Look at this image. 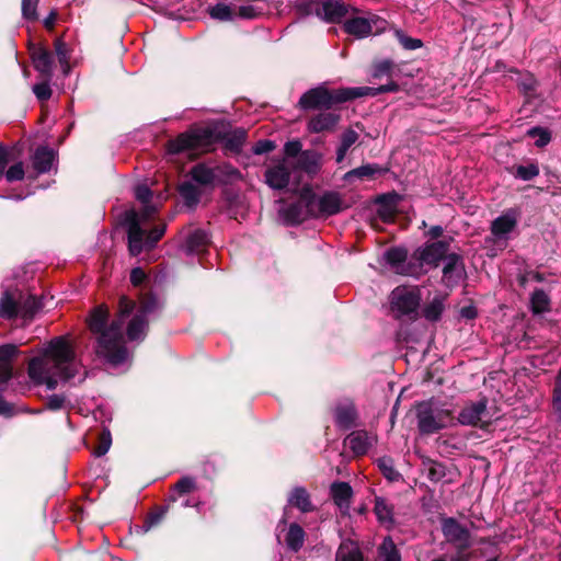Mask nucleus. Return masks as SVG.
<instances>
[{
    "mask_svg": "<svg viewBox=\"0 0 561 561\" xmlns=\"http://www.w3.org/2000/svg\"><path fill=\"white\" fill-rule=\"evenodd\" d=\"M179 192L186 206L194 207L197 205L201 197V191L193 183H182L179 187Z\"/></svg>",
    "mask_w": 561,
    "mask_h": 561,
    "instance_id": "33",
    "label": "nucleus"
},
{
    "mask_svg": "<svg viewBox=\"0 0 561 561\" xmlns=\"http://www.w3.org/2000/svg\"><path fill=\"white\" fill-rule=\"evenodd\" d=\"M394 36L398 39V42L401 44V46L407 50H414V49L421 48L423 46V42L421 39L410 37L405 33H403L401 30H396Z\"/></svg>",
    "mask_w": 561,
    "mask_h": 561,
    "instance_id": "45",
    "label": "nucleus"
},
{
    "mask_svg": "<svg viewBox=\"0 0 561 561\" xmlns=\"http://www.w3.org/2000/svg\"><path fill=\"white\" fill-rule=\"evenodd\" d=\"M65 401H66V399L64 396L53 394V396L48 397L46 404L49 410L56 411V410H60L64 408Z\"/></svg>",
    "mask_w": 561,
    "mask_h": 561,
    "instance_id": "62",
    "label": "nucleus"
},
{
    "mask_svg": "<svg viewBox=\"0 0 561 561\" xmlns=\"http://www.w3.org/2000/svg\"><path fill=\"white\" fill-rule=\"evenodd\" d=\"M80 365L75 348L67 336L49 341L28 362L27 374L35 385H45L48 390L57 388L60 381H68L77 376Z\"/></svg>",
    "mask_w": 561,
    "mask_h": 561,
    "instance_id": "1",
    "label": "nucleus"
},
{
    "mask_svg": "<svg viewBox=\"0 0 561 561\" xmlns=\"http://www.w3.org/2000/svg\"><path fill=\"white\" fill-rule=\"evenodd\" d=\"M309 199V194L305 193L301 195L300 199L287 206L286 208H283L280 210L284 219L290 224H299L304 221L307 217L312 216L310 211H308L307 203Z\"/></svg>",
    "mask_w": 561,
    "mask_h": 561,
    "instance_id": "17",
    "label": "nucleus"
},
{
    "mask_svg": "<svg viewBox=\"0 0 561 561\" xmlns=\"http://www.w3.org/2000/svg\"><path fill=\"white\" fill-rule=\"evenodd\" d=\"M353 88H342L329 90L324 85L308 90L299 100V106L302 110L331 108L335 104H341L354 100Z\"/></svg>",
    "mask_w": 561,
    "mask_h": 561,
    "instance_id": "4",
    "label": "nucleus"
},
{
    "mask_svg": "<svg viewBox=\"0 0 561 561\" xmlns=\"http://www.w3.org/2000/svg\"><path fill=\"white\" fill-rule=\"evenodd\" d=\"M539 174V169L536 164L518 165L515 175L524 181H529Z\"/></svg>",
    "mask_w": 561,
    "mask_h": 561,
    "instance_id": "49",
    "label": "nucleus"
},
{
    "mask_svg": "<svg viewBox=\"0 0 561 561\" xmlns=\"http://www.w3.org/2000/svg\"><path fill=\"white\" fill-rule=\"evenodd\" d=\"M24 167L22 162L14 163L3 174L8 182L21 181L24 178Z\"/></svg>",
    "mask_w": 561,
    "mask_h": 561,
    "instance_id": "52",
    "label": "nucleus"
},
{
    "mask_svg": "<svg viewBox=\"0 0 561 561\" xmlns=\"http://www.w3.org/2000/svg\"><path fill=\"white\" fill-rule=\"evenodd\" d=\"M276 147L275 142L268 139L259 140L253 147V152L255 154H263L271 152Z\"/></svg>",
    "mask_w": 561,
    "mask_h": 561,
    "instance_id": "60",
    "label": "nucleus"
},
{
    "mask_svg": "<svg viewBox=\"0 0 561 561\" xmlns=\"http://www.w3.org/2000/svg\"><path fill=\"white\" fill-rule=\"evenodd\" d=\"M374 512L380 524L387 528L393 525V510L392 507L381 497H377L375 501Z\"/></svg>",
    "mask_w": 561,
    "mask_h": 561,
    "instance_id": "27",
    "label": "nucleus"
},
{
    "mask_svg": "<svg viewBox=\"0 0 561 561\" xmlns=\"http://www.w3.org/2000/svg\"><path fill=\"white\" fill-rule=\"evenodd\" d=\"M12 377V367L9 363H0V383H4Z\"/></svg>",
    "mask_w": 561,
    "mask_h": 561,
    "instance_id": "64",
    "label": "nucleus"
},
{
    "mask_svg": "<svg viewBox=\"0 0 561 561\" xmlns=\"http://www.w3.org/2000/svg\"><path fill=\"white\" fill-rule=\"evenodd\" d=\"M443 534L450 542L457 543L461 547L469 546V531L457 523L454 518L445 519L443 523Z\"/></svg>",
    "mask_w": 561,
    "mask_h": 561,
    "instance_id": "18",
    "label": "nucleus"
},
{
    "mask_svg": "<svg viewBox=\"0 0 561 561\" xmlns=\"http://www.w3.org/2000/svg\"><path fill=\"white\" fill-rule=\"evenodd\" d=\"M378 171V168L373 164H366L348 171L345 174V180L350 181L353 178L364 179L370 178Z\"/></svg>",
    "mask_w": 561,
    "mask_h": 561,
    "instance_id": "46",
    "label": "nucleus"
},
{
    "mask_svg": "<svg viewBox=\"0 0 561 561\" xmlns=\"http://www.w3.org/2000/svg\"><path fill=\"white\" fill-rule=\"evenodd\" d=\"M516 225L517 214L511 209L493 220L491 231L496 239L507 240L508 234L515 229Z\"/></svg>",
    "mask_w": 561,
    "mask_h": 561,
    "instance_id": "15",
    "label": "nucleus"
},
{
    "mask_svg": "<svg viewBox=\"0 0 561 561\" xmlns=\"http://www.w3.org/2000/svg\"><path fill=\"white\" fill-rule=\"evenodd\" d=\"M421 295L416 287L399 286L391 291L390 308L397 318H414L420 307Z\"/></svg>",
    "mask_w": 561,
    "mask_h": 561,
    "instance_id": "7",
    "label": "nucleus"
},
{
    "mask_svg": "<svg viewBox=\"0 0 561 561\" xmlns=\"http://www.w3.org/2000/svg\"><path fill=\"white\" fill-rule=\"evenodd\" d=\"M357 12L358 11L351 12V15L346 18L344 30L347 34L363 38L385 31L387 25L386 20L375 14H369L366 18L357 16Z\"/></svg>",
    "mask_w": 561,
    "mask_h": 561,
    "instance_id": "8",
    "label": "nucleus"
},
{
    "mask_svg": "<svg viewBox=\"0 0 561 561\" xmlns=\"http://www.w3.org/2000/svg\"><path fill=\"white\" fill-rule=\"evenodd\" d=\"M207 233L203 230L197 229L187 237L185 242V249L186 252L190 254L199 253L207 245Z\"/></svg>",
    "mask_w": 561,
    "mask_h": 561,
    "instance_id": "28",
    "label": "nucleus"
},
{
    "mask_svg": "<svg viewBox=\"0 0 561 561\" xmlns=\"http://www.w3.org/2000/svg\"><path fill=\"white\" fill-rule=\"evenodd\" d=\"M392 61L391 60H382L375 65L373 77L374 78H380L385 75H389L392 69Z\"/></svg>",
    "mask_w": 561,
    "mask_h": 561,
    "instance_id": "57",
    "label": "nucleus"
},
{
    "mask_svg": "<svg viewBox=\"0 0 561 561\" xmlns=\"http://www.w3.org/2000/svg\"><path fill=\"white\" fill-rule=\"evenodd\" d=\"M111 444H112L111 433H110V431L104 430L100 436L99 445L93 450V455L95 457H101V456L105 455L108 451Z\"/></svg>",
    "mask_w": 561,
    "mask_h": 561,
    "instance_id": "47",
    "label": "nucleus"
},
{
    "mask_svg": "<svg viewBox=\"0 0 561 561\" xmlns=\"http://www.w3.org/2000/svg\"><path fill=\"white\" fill-rule=\"evenodd\" d=\"M136 308L127 297L119 299V312L111 324H107L108 310L104 306L94 308L89 318V329L96 336L95 352L113 365L127 360L128 353L124 345L123 324Z\"/></svg>",
    "mask_w": 561,
    "mask_h": 561,
    "instance_id": "2",
    "label": "nucleus"
},
{
    "mask_svg": "<svg viewBox=\"0 0 561 561\" xmlns=\"http://www.w3.org/2000/svg\"><path fill=\"white\" fill-rule=\"evenodd\" d=\"M55 51L56 56L58 58V61L62 68V71L65 75H68L70 71V65H69V58H70V51L65 42L62 39L57 38L55 41Z\"/></svg>",
    "mask_w": 561,
    "mask_h": 561,
    "instance_id": "39",
    "label": "nucleus"
},
{
    "mask_svg": "<svg viewBox=\"0 0 561 561\" xmlns=\"http://www.w3.org/2000/svg\"><path fill=\"white\" fill-rule=\"evenodd\" d=\"M135 195L144 206L140 211L127 210L123 219L127 227L128 250L134 256L140 254L145 249L153 248L165 231V226L149 229V221L158 211L156 206L149 204L151 198L150 188L146 185H138Z\"/></svg>",
    "mask_w": 561,
    "mask_h": 561,
    "instance_id": "3",
    "label": "nucleus"
},
{
    "mask_svg": "<svg viewBox=\"0 0 561 561\" xmlns=\"http://www.w3.org/2000/svg\"><path fill=\"white\" fill-rule=\"evenodd\" d=\"M383 561H401V556L391 537H386L379 548Z\"/></svg>",
    "mask_w": 561,
    "mask_h": 561,
    "instance_id": "38",
    "label": "nucleus"
},
{
    "mask_svg": "<svg viewBox=\"0 0 561 561\" xmlns=\"http://www.w3.org/2000/svg\"><path fill=\"white\" fill-rule=\"evenodd\" d=\"M31 58L33 66L43 79L50 80L53 77L54 59L53 55L45 47L37 45L31 47Z\"/></svg>",
    "mask_w": 561,
    "mask_h": 561,
    "instance_id": "13",
    "label": "nucleus"
},
{
    "mask_svg": "<svg viewBox=\"0 0 561 561\" xmlns=\"http://www.w3.org/2000/svg\"><path fill=\"white\" fill-rule=\"evenodd\" d=\"M244 137L245 134L242 130L234 133L233 136L228 140L230 148L233 150H239L244 140Z\"/></svg>",
    "mask_w": 561,
    "mask_h": 561,
    "instance_id": "63",
    "label": "nucleus"
},
{
    "mask_svg": "<svg viewBox=\"0 0 561 561\" xmlns=\"http://www.w3.org/2000/svg\"><path fill=\"white\" fill-rule=\"evenodd\" d=\"M486 411V401L481 400L478 402L466 405L459 413L458 421L462 425H478Z\"/></svg>",
    "mask_w": 561,
    "mask_h": 561,
    "instance_id": "21",
    "label": "nucleus"
},
{
    "mask_svg": "<svg viewBox=\"0 0 561 561\" xmlns=\"http://www.w3.org/2000/svg\"><path fill=\"white\" fill-rule=\"evenodd\" d=\"M49 80L44 79L43 82L37 83L33 87V92L36 98L41 101H46L51 96V89L48 84Z\"/></svg>",
    "mask_w": 561,
    "mask_h": 561,
    "instance_id": "54",
    "label": "nucleus"
},
{
    "mask_svg": "<svg viewBox=\"0 0 561 561\" xmlns=\"http://www.w3.org/2000/svg\"><path fill=\"white\" fill-rule=\"evenodd\" d=\"M285 158L289 161L290 158L299 157L301 151V142L299 140L288 141L284 146Z\"/></svg>",
    "mask_w": 561,
    "mask_h": 561,
    "instance_id": "56",
    "label": "nucleus"
},
{
    "mask_svg": "<svg viewBox=\"0 0 561 561\" xmlns=\"http://www.w3.org/2000/svg\"><path fill=\"white\" fill-rule=\"evenodd\" d=\"M19 316V302L5 291L0 298V317L4 319H12Z\"/></svg>",
    "mask_w": 561,
    "mask_h": 561,
    "instance_id": "34",
    "label": "nucleus"
},
{
    "mask_svg": "<svg viewBox=\"0 0 561 561\" xmlns=\"http://www.w3.org/2000/svg\"><path fill=\"white\" fill-rule=\"evenodd\" d=\"M354 89V96L355 99L362 98V96H376L381 93L386 92H396L399 90V85L396 82H390L385 85H380L378 88H370V87H359V88H353Z\"/></svg>",
    "mask_w": 561,
    "mask_h": 561,
    "instance_id": "35",
    "label": "nucleus"
},
{
    "mask_svg": "<svg viewBox=\"0 0 561 561\" xmlns=\"http://www.w3.org/2000/svg\"><path fill=\"white\" fill-rule=\"evenodd\" d=\"M352 495L353 490L346 482H335L331 485V496L343 513L348 511Z\"/></svg>",
    "mask_w": 561,
    "mask_h": 561,
    "instance_id": "22",
    "label": "nucleus"
},
{
    "mask_svg": "<svg viewBox=\"0 0 561 561\" xmlns=\"http://www.w3.org/2000/svg\"><path fill=\"white\" fill-rule=\"evenodd\" d=\"M307 207L312 217L331 216L341 211L342 201L336 193H325L320 197L309 194Z\"/></svg>",
    "mask_w": 561,
    "mask_h": 561,
    "instance_id": "10",
    "label": "nucleus"
},
{
    "mask_svg": "<svg viewBox=\"0 0 561 561\" xmlns=\"http://www.w3.org/2000/svg\"><path fill=\"white\" fill-rule=\"evenodd\" d=\"M55 161L54 150L47 147H39L33 156V168L38 173H46L51 170Z\"/></svg>",
    "mask_w": 561,
    "mask_h": 561,
    "instance_id": "25",
    "label": "nucleus"
},
{
    "mask_svg": "<svg viewBox=\"0 0 561 561\" xmlns=\"http://www.w3.org/2000/svg\"><path fill=\"white\" fill-rule=\"evenodd\" d=\"M213 133L205 128H199L183 133L175 139L169 141L168 151L170 153L188 152L197 154L208 151L211 146Z\"/></svg>",
    "mask_w": 561,
    "mask_h": 561,
    "instance_id": "6",
    "label": "nucleus"
},
{
    "mask_svg": "<svg viewBox=\"0 0 561 561\" xmlns=\"http://www.w3.org/2000/svg\"><path fill=\"white\" fill-rule=\"evenodd\" d=\"M288 504L298 508L301 513H309L314 510L308 491L302 486L294 488L288 494Z\"/></svg>",
    "mask_w": 561,
    "mask_h": 561,
    "instance_id": "23",
    "label": "nucleus"
},
{
    "mask_svg": "<svg viewBox=\"0 0 561 561\" xmlns=\"http://www.w3.org/2000/svg\"><path fill=\"white\" fill-rule=\"evenodd\" d=\"M18 353V347L13 344H5L0 346V363H9L11 358Z\"/></svg>",
    "mask_w": 561,
    "mask_h": 561,
    "instance_id": "58",
    "label": "nucleus"
},
{
    "mask_svg": "<svg viewBox=\"0 0 561 561\" xmlns=\"http://www.w3.org/2000/svg\"><path fill=\"white\" fill-rule=\"evenodd\" d=\"M320 154L316 151L306 150L302 151L297 160V164L300 169L308 173H314L318 171L320 165Z\"/></svg>",
    "mask_w": 561,
    "mask_h": 561,
    "instance_id": "29",
    "label": "nucleus"
},
{
    "mask_svg": "<svg viewBox=\"0 0 561 561\" xmlns=\"http://www.w3.org/2000/svg\"><path fill=\"white\" fill-rule=\"evenodd\" d=\"M531 308L535 313H541L549 308V297L543 290H535L531 295Z\"/></svg>",
    "mask_w": 561,
    "mask_h": 561,
    "instance_id": "43",
    "label": "nucleus"
},
{
    "mask_svg": "<svg viewBox=\"0 0 561 561\" xmlns=\"http://www.w3.org/2000/svg\"><path fill=\"white\" fill-rule=\"evenodd\" d=\"M416 416L420 432L426 435L445 428L451 420L450 411L433 400L420 403Z\"/></svg>",
    "mask_w": 561,
    "mask_h": 561,
    "instance_id": "5",
    "label": "nucleus"
},
{
    "mask_svg": "<svg viewBox=\"0 0 561 561\" xmlns=\"http://www.w3.org/2000/svg\"><path fill=\"white\" fill-rule=\"evenodd\" d=\"M195 488L194 480L192 478H182L174 486L175 491L180 494H186L193 491Z\"/></svg>",
    "mask_w": 561,
    "mask_h": 561,
    "instance_id": "59",
    "label": "nucleus"
},
{
    "mask_svg": "<svg viewBox=\"0 0 561 561\" xmlns=\"http://www.w3.org/2000/svg\"><path fill=\"white\" fill-rule=\"evenodd\" d=\"M261 14L262 12L254 5H242L238 11V15L243 19H255Z\"/></svg>",
    "mask_w": 561,
    "mask_h": 561,
    "instance_id": "61",
    "label": "nucleus"
},
{
    "mask_svg": "<svg viewBox=\"0 0 561 561\" xmlns=\"http://www.w3.org/2000/svg\"><path fill=\"white\" fill-rule=\"evenodd\" d=\"M293 163L287 159H282L270 165L265 171V183L273 190L285 188L290 181Z\"/></svg>",
    "mask_w": 561,
    "mask_h": 561,
    "instance_id": "12",
    "label": "nucleus"
},
{
    "mask_svg": "<svg viewBox=\"0 0 561 561\" xmlns=\"http://www.w3.org/2000/svg\"><path fill=\"white\" fill-rule=\"evenodd\" d=\"M341 121V115L336 113L322 112L312 116L307 124L310 133L319 134L332 131Z\"/></svg>",
    "mask_w": 561,
    "mask_h": 561,
    "instance_id": "14",
    "label": "nucleus"
},
{
    "mask_svg": "<svg viewBox=\"0 0 561 561\" xmlns=\"http://www.w3.org/2000/svg\"><path fill=\"white\" fill-rule=\"evenodd\" d=\"M443 268V280L447 286L455 285L463 274V264L461 256L456 253H449L445 260Z\"/></svg>",
    "mask_w": 561,
    "mask_h": 561,
    "instance_id": "16",
    "label": "nucleus"
},
{
    "mask_svg": "<svg viewBox=\"0 0 561 561\" xmlns=\"http://www.w3.org/2000/svg\"><path fill=\"white\" fill-rule=\"evenodd\" d=\"M318 5H321V0H298L296 7L301 14L308 15L313 12L316 13V9Z\"/></svg>",
    "mask_w": 561,
    "mask_h": 561,
    "instance_id": "55",
    "label": "nucleus"
},
{
    "mask_svg": "<svg viewBox=\"0 0 561 561\" xmlns=\"http://www.w3.org/2000/svg\"><path fill=\"white\" fill-rule=\"evenodd\" d=\"M41 308L42 304L35 296H27L23 301H19V316L24 320H32Z\"/></svg>",
    "mask_w": 561,
    "mask_h": 561,
    "instance_id": "32",
    "label": "nucleus"
},
{
    "mask_svg": "<svg viewBox=\"0 0 561 561\" xmlns=\"http://www.w3.org/2000/svg\"><path fill=\"white\" fill-rule=\"evenodd\" d=\"M355 419V410L352 404L340 405L335 409V421L340 426H352Z\"/></svg>",
    "mask_w": 561,
    "mask_h": 561,
    "instance_id": "37",
    "label": "nucleus"
},
{
    "mask_svg": "<svg viewBox=\"0 0 561 561\" xmlns=\"http://www.w3.org/2000/svg\"><path fill=\"white\" fill-rule=\"evenodd\" d=\"M218 183L233 182L241 179V173L236 168L225 164L217 167Z\"/></svg>",
    "mask_w": 561,
    "mask_h": 561,
    "instance_id": "44",
    "label": "nucleus"
},
{
    "mask_svg": "<svg viewBox=\"0 0 561 561\" xmlns=\"http://www.w3.org/2000/svg\"><path fill=\"white\" fill-rule=\"evenodd\" d=\"M375 440L376 438L374 435L368 434L365 431H356L346 437L345 444L354 454L364 455L374 445Z\"/></svg>",
    "mask_w": 561,
    "mask_h": 561,
    "instance_id": "20",
    "label": "nucleus"
},
{
    "mask_svg": "<svg viewBox=\"0 0 561 561\" xmlns=\"http://www.w3.org/2000/svg\"><path fill=\"white\" fill-rule=\"evenodd\" d=\"M378 466L382 471L383 476L388 480H397L399 478V472L393 468L392 461L389 458H381L378 460Z\"/></svg>",
    "mask_w": 561,
    "mask_h": 561,
    "instance_id": "50",
    "label": "nucleus"
},
{
    "mask_svg": "<svg viewBox=\"0 0 561 561\" xmlns=\"http://www.w3.org/2000/svg\"><path fill=\"white\" fill-rule=\"evenodd\" d=\"M448 244L444 241H436L424 247L419 254L422 263L437 266L439 261L445 260L449 254Z\"/></svg>",
    "mask_w": 561,
    "mask_h": 561,
    "instance_id": "19",
    "label": "nucleus"
},
{
    "mask_svg": "<svg viewBox=\"0 0 561 561\" xmlns=\"http://www.w3.org/2000/svg\"><path fill=\"white\" fill-rule=\"evenodd\" d=\"M305 536V530L301 526L296 523L290 524L285 537L287 547L295 552L299 551L304 546Z\"/></svg>",
    "mask_w": 561,
    "mask_h": 561,
    "instance_id": "26",
    "label": "nucleus"
},
{
    "mask_svg": "<svg viewBox=\"0 0 561 561\" xmlns=\"http://www.w3.org/2000/svg\"><path fill=\"white\" fill-rule=\"evenodd\" d=\"M444 310L443 299L435 297L423 308V317L428 321H437Z\"/></svg>",
    "mask_w": 561,
    "mask_h": 561,
    "instance_id": "41",
    "label": "nucleus"
},
{
    "mask_svg": "<svg viewBox=\"0 0 561 561\" xmlns=\"http://www.w3.org/2000/svg\"><path fill=\"white\" fill-rule=\"evenodd\" d=\"M358 134L352 129H346L342 136H341V144L336 150V162L341 163L345 156L347 150L358 140Z\"/></svg>",
    "mask_w": 561,
    "mask_h": 561,
    "instance_id": "31",
    "label": "nucleus"
},
{
    "mask_svg": "<svg viewBox=\"0 0 561 561\" xmlns=\"http://www.w3.org/2000/svg\"><path fill=\"white\" fill-rule=\"evenodd\" d=\"M407 259V251L403 249H390L386 252L387 262L396 270L397 273L404 274L405 271L401 267Z\"/></svg>",
    "mask_w": 561,
    "mask_h": 561,
    "instance_id": "40",
    "label": "nucleus"
},
{
    "mask_svg": "<svg viewBox=\"0 0 561 561\" xmlns=\"http://www.w3.org/2000/svg\"><path fill=\"white\" fill-rule=\"evenodd\" d=\"M446 476H447V469H446L445 465L437 462V461L427 462V478L432 482L444 481Z\"/></svg>",
    "mask_w": 561,
    "mask_h": 561,
    "instance_id": "42",
    "label": "nucleus"
},
{
    "mask_svg": "<svg viewBox=\"0 0 561 561\" xmlns=\"http://www.w3.org/2000/svg\"><path fill=\"white\" fill-rule=\"evenodd\" d=\"M192 178L195 182L205 186H214L218 183L217 167L210 168L206 164H197L191 171Z\"/></svg>",
    "mask_w": 561,
    "mask_h": 561,
    "instance_id": "24",
    "label": "nucleus"
},
{
    "mask_svg": "<svg viewBox=\"0 0 561 561\" xmlns=\"http://www.w3.org/2000/svg\"><path fill=\"white\" fill-rule=\"evenodd\" d=\"M357 9L347 5L340 0H321V5L316 9V15L329 23H340L343 19L356 12Z\"/></svg>",
    "mask_w": 561,
    "mask_h": 561,
    "instance_id": "11",
    "label": "nucleus"
},
{
    "mask_svg": "<svg viewBox=\"0 0 561 561\" xmlns=\"http://www.w3.org/2000/svg\"><path fill=\"white\" fill-rule=\"evenodd\" d=\"M528 135L533 138H536L535 144L537 147H545L551 139L550 134L546 129L539 127L529 129Z\"/></svg>",
    "mask_w": 561,
    "mask_h": 561,
    "instance_id": "51",
    "label": "nucleus"
},
{
    "mask_svg": "<svg viewBox=\"0 0 561 561\" xmlns=\"http://www.w3.org/2000/svg\"><path fill=\"white\" fill-rule=\"evenodd\" d=\"M336 561H363V557L353 541H344L337 549Z\"/></svg>",
    "mask_w": 561,
    "mask_h": 561,
    "instance_id": "30",
    "label": "nucleus"
},
{
    "mask_svg": "<svg viewBox=\"0 0 561 561\" xmlns=\"http://www.w3.org/2000/svg\"><path fill=\"white\" fill-rule=\"evenodd\" d=\"M157 308L158 301L153 297H146L140 301L127 325V336L130 341H139L146 336L148 316Z\"/></svg>",
    "mask_w": 561,
    "mask_h": 561,
    "instance_id": "9",
    "label": "nucleus"
},
{
    "mask_svg": "<svg viewBox=\"0 0 561 561\" xmlns=\"http://www.w3.org/2000/svg\"><path fill=\"white\" fill-rule=\"evenodd\" d=\"M165 512H167V508H161L160 512L151 514L150 516H148L145 524L141 527H139L136 531L138 534L148 533L153 526L158 525L161 522Z\"/></svg>",
    "mask_w": 561,
    "mask_h": 561,
    "instance_id": "48",
    "label": "nucleus"
},
{
    "mask_svg": "<svg viewBox=\"0 0 561 561\" xmlns=\"http://www.w3.org/2000/svg\"><path fill=\"white\" fill-rule=\"evenodd\" d=\"M39 0H22V15L26 20L37 19V4Z\"/></svg>",
    "mask_w": 561,
    "mask_h": 561,
    "instance_id": "53",
    "label": "nucleus"
},
{
    "mask_svg": "<svg viewBox=\"0 0 561 561\" xmlns=\"http://www.w3.org/2000/svg\"><path fill=\"white\" fill-rule=\"evenodd\" d=\"M208 13L211 19L218 20L221 22L231 21L234 18V12L231 8V5L219 2L208 9Z\"/></svg>",
    "mask_w": 561,
    "mask_h": 561,
    "instance_id": "36",
    "label": "nucleus"
}]
</instances>
